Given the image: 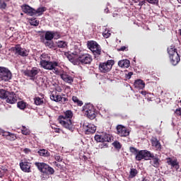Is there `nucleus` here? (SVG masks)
Masks as SVG:
<instances>
[{"mask_svg":"<svg viewBox=\"0 0 181 181\" xmlns=\"http://www.w3.org/2000/svg\"><path fill=\"white\" fill-rule=\"evenodd\" d=\"M150 164L151 166L156 168H160V160L158 157V156L156 155L154 157H153L150 160Z\"/></svg>","mask_w":181,"mask_h":181,"instance_id":"21","label":"nucleus"},{"mask_svg":"<svg viewBox=\"0 0 181 181\" xmlns=\"http://www.w3.org/2000/svg\"><path fill=\"white\" fill-rule=\"evenodd\" d=\"M54 158L58 163H62L63 160L62 157L61 156H59L58 154L54 156Z\"/></svg>","mask_w":181,"mask_h":181,"instance_id":"47","label":"nucleus"},{"mask_svg":"<svg viewBox=\"0 0 181 181\" xmlns=\"http://www.w3.org/2000/svg\"><path fill=\"white\" fill-rule=\"evenodd\" d=\"M11 50L17 56H21L23 57L28 56L27 49L22 48L21 45H16V47H11Z\"/></svg>","mask_w":181,"mask_h":181,"instance_id":"10","label":"nucleus"},{"mask_svg":"<svg viewBox=\"0 0 181 181\" xmlns=\"http://www.w3.org/2000/svg\"><path fill=\"white\" fill-rule=\"evenodd\" d=\"M88 48L92 52L93 55L95 57L100 56L101 54V47L100 45L94 40H88L86 43Z\"/></svg>","mask_w":181,"mask_h":181,"instance_id":"4","label":"nucleus"},{"mask_svg":"<svg viewBox=\"0 0 181 181\" xmlns=\"http://www.w3.org/2000/svg\"><path fill=\"white\" fill-rule=\"evenodd\" d=\"M143 156L144 157V159H145L146 160H150V158H153L156 156H154L153 153H151V151H148V150H143Z\"/></svg>","mask_w":181,"mask_h":181,"instance_id":"26","label":"nucleus"},{"mask_svg":"<svg viewBox=\"0 0 181 181\" xmlns=\"http://www.w3.org/2000/svg\"><path fill=\"white\" fill-rule=\"evenodd\" d=\"M11 133L9 132H5L3 129H0V135L2 136H6V138L11 134Z\"/></svg>","mask_w":181,"mask_h":181,"instance_id":"42","label":"nucleus"},{"mask_svg":"<svg viewBox=\"0 0 181 181\" xmlns=\"http://www.w3.org/2000/svg\"><path fill=\"white\" fill-rule=\"evenodd\" d=\"M6 139H8V141H15L16 139H17V137L14 134H9L7 137H6Z\"/></svg>","mask_w":181,"mask_h":181,"instance_id":"41","label":"nucleus"},{"mask_svg":"<svg viewBox=\"0 0 181 181\" xmlns=\"http://www.w3.org/2000/svg\"><path fill=\"white\" fill-rule=\"evenodd\" d=\"M151 145L153 148H155V149L156 151H160L162 146L160 144V142L158 139H157V138L153 137V139H151Z\"/></svg>","mask_w":181,"mask_h":181,"instance_id":"22","label":"nucleus"},{"mask_svg":"<svg viewBox=\"0 0 181 181\" xmlns=\"http://www.w3.org/2000/svg\"><path fill=\"white\" fill-rule=\"evenodd\" d=\"M10 93L9 91H6L4 89H0V99L5 100L7 95Z\"/></svg>","mask_w":181,"mask_h":181,"instance_id":"33","label":"nucleus"},{"mask_svg":"<svg viewBox=\"0 0 181 181\" xmlns=\"http://www.w3.org/2000/svg\"><path fill=\"white\" fill-rule=\"evenodd\" d=\"M57 46L59 48H66L67 47V42L64 40H59L57 42Z\"/></svg>","mask_w":181,"mask_h":181,"instance_id":"36","label":"nucleus"},{"mask_svg":"<svg viewBox=\"0 0 181 181\" xmlns=\"http://www.w3.org/2000/svg\"><path fill=\"white\" fill-rule=\"evenodd\" d=\"M111 35V33L108 30H105V32L103 33V36L105 38H109Z\"/></svg>","mask_w":181,"mask_h":181,"instance_id":"46","label":"nucleus"},{"mask_svg":"<svg viewBox=\"0 0 181 181\" xmlns=\"http://www.w3.org/2000/svg\"><path fill=\"white\" fill-rule=\"evenodd\" d=\"M179 4H181V0H177Z\"/></svg>","mask_w":181,"mask_h":181,"instance_id":"63","label":"nucleus"},{"mask_svg":"<svg viewBox=\"0 0 181 181\" xmlns=\"http://www.w3.org/2000/svg\"><path fill=\"white\" fill-rule=\"evenodd\" d=\"M40 64L45 70L52 71L53 74L57 76H60L64 72V71L57 68V66H59V62H49L41 59Z\"/></svg>","mask_w":181,"mask_h":181,"instance_id":"1","label":"nucleus"},{"mask_svg":"<svg viewBox=\"0 0 181 181\" xmlns=\"http://www.w3.org/2000/svg\"><path fill=\"white\" fill-rule=\"evenodd\" d=\"M83 158L84 161H87L88 159L86 156H83Z\"/></svg>","mask_w":181,"mask_h":181,"instance_id":"59","label":"nucleus"},{"mask_svg":"<svg viewBox=\"0 0 181 181\" xmlns=\"http://www.w3.org/2000/svg\"><path fill=\"white\" fill-rule=\"evenodd\" d=\"M44 56H45L44 54H42V55H41V57H42V58H43V57H44Z\"/></svg>","mask_w":181,"mask_h":181,"instance_id":"64","label":"nucleus"},{"mask_svg":"<svg viewBox=\"0 0 181 181\" xmlns=\"http://www.w3.org/2000/svg\"><path fill=\"white\" fill-rule=\"evenodd\" d=\"M167 51L169 55L170 62H171L173 66H177L180 62V55L177 53V47L175 45L169 46Z\"/></svg>","mask_w":181,"mask_h":181,"instance_id":"2","label":"nucleus"},{"mask_svg":"<svg viewBox=\"0 0 181 181\" xmlns=\"http://www.w3.org/2000/svg\"><path fill=\"white\" fill-rule=\"evenodd\" d=\"M147 1L148 4H153V5H158L159 0H145Z\"/></svg>","mask_w":181,"mask_h":181,"instance_id":"44","label":"nucleus"},{"mask_svg":"<svg viewBox=\"0 0 181 181\" xmlns=\"http://www.w3.org/2000/svg\"><path fill=\"white\" fill-rule=\"evenodd\" d=\"M45 39L47 41H51L54 39V35L52 31H46L45 35Z\"/></svg>","mask_w":181,"mask_h":181,"instance_id":"30","label":"nucleus"},{"mask_svg":"<svg viewBox=\"0 0 181 181\" xmlns=\"http://www.w3.org/2000/svg\"><path fill=\"white\" fill-rule=\"evenodd\" d=\"M117 134L120 137H127L129 135V130L124 126L118 125L117 126Z\"/></svg>","mask_w":181,"mask_h":181,"instance_id":"18","label":"nucleus"},{"mask_svg":"<svg viewBox=\"0 0 181 181\" xmlns=\"http://www.w3.org/2000/svg\"><path fill=\"white\" fill-rule=\"evenodd\" d=\"M59 117H63L66 119H71L73 117V112L71 110H66L64 112V115Z\"/></svg>","mask_w":181,"mask_h":181,"instance_id":"29","label":"nucleus"},{"mask_svg":"<svg viewBox=\"0 0 181 181\" xmlns=\"http://www.w3.org/2000/svg\"><path fill=\"white\" fill-rule=\"evenodd\" d=\"M4 176V173L0 170V178L3 177Z\"/></svg>","mask_w":181,"mask_h":181,"instance_id":"58","label":"nucleus"},{"mask_svg":"<svg viewBox=\"0 0 181 181\" xmlns=\"http://www.w3.org/2000/svg\"><path fill=\"white\" fill-rule=\"evenodd\" d=\"M130 64H131V62L127 59L120 60L118 62V66L122 68H128Z\"/></svg>","mask_w":181,"mask_h":181,"instance_id":"24","label":"nucleus"},{"mask_svg":"<svg viewBox=\"0 0 181 181\" xmlns=\"http://www.w3.org/2000/svg\"><path fill=\"white\" fill-rule=\"evenodd\" d=\"M21 132H22V134L25 136H28L30 134V131L28 129H27L25 126L22 127Z\"/></svg>","mask_w":181,"mask_h":181,"instance_id":"38","label":"nucleus"},{"mask_svg":"<svg viewBox=\"0 0 181 181\" xmlns=\"http://www.w3.org/2000/svg\"><path fill=\"white\" fill-rule=\"evenodd\" d=\"M175 115H177L178 117H180L181 118V107H179L177 110H175Z\"/></svg>","mask_w":181,"mask_h":181,"instance_id":"48","label":"nucleus"},{"mask_svg":"<svg viewBox=\"0 0 181 181\" xmlns=\"http://www.w3.org/2000/svg\"><path fill=\"white\" fill-rule=\"evenodd\" d=\"M138 173H139V172L136 169L131 168L130 169V173H129V177L130 178H134L137 175Z\"/></svg>","mask_w":181,"mask_h":181,"instance_id":"34","label":"nucleus"},{"mask_svg":"<svg viewBox=\"0 0 181 181\" xmlns=\"http://www.w3.org/2000/svg\"><path fill=\"white\" fill-rule=\"evenodd\" d=\"M140 93L142 95H144V96H147L148 97V95H151V93H148V92H146V91H141Z\"/></svg>","mask_w":181,"mask_h":181,"instance_id":"50","label":"nucleus"},{"mask_svg":"<svg viewBox=\"0 0 181 181\" xmlns=\"http://www.w3.org/2000/svg\"><path fill=\"white\" fill-rule=\"evenodd\" d=\"M112 136L106 132H102L100 134L95 136V140L98 143H110L112 141Z\"/></svg>","mask_w":181,"mask_h":181,"instance_id":"9","label":"nucleus"},{"mask_svg":"<svg viewBox=\"0 0 181 181\" xmlns=\"http://www.w3.org/2000/svg\"><path fill=\"white\" fill-rule=\"evenodd\" d=\"M140 150H138L136 148H134V146H130L129 147V151L131 153H133L134 155H135L136 153H137Z\"/></svg>","mask_w":181,"mask_h":181,"instance_id":"43","label":"nucleus"},{"mask_svg":"<svg viewBox=\"0 0 181 181\" xmlns=\"http://www.w3.org/2000/svg\"><path fill=\"white\" fill-rule=\"evenodd\" d=\"M40 69L37 67L31 68L30 70H25L23 71V74L25 76L30 77V80H34L35 77L37 76V74L40 73Z\"/></svg>","mask_w":181,"mask_h":181,"instance_id":"14","label":"nucleus"},{"mask_svg":"<svg viewBox=\"0 0 181 181\" xmlns=\"http://www.w3.org/2000/svg\"><path fill=\"white\" fill-rule=\"evenodd\" d=\"M102 148H108V144L106 143L103 142Z\"/></svg>","mask_w":181,"mask_h":181,"instance_id":"54","label":"nucleus"},{"mask_svg":"<svg viewBox=\"0 0 181 181\" xmlns=\"http://www.w3.org/2000/svg\"><path fill=\"white\" fill-rule=\"evenodd\" d=\"M52 35H53V38L54 39H59L61 37L59 33L57 31H52Z\"/></svg>","mask_w":181,"mask_h":181,"instance_id":"45","label":"nucleus"},{"mask_svg":"<svg viewBox=\"0 0 181 181\" xmlns=\"http://www.w3.org/2000/svg\"><path fill=\"white\" fill-rule=\"evenodd\" d=\"M78 61L81 65L91 64L93 57L89 54H83L78 56Z\"/></svg>","mask_w":181,"mask_h":181,"instance_id":"12","label":"nucleus"},{"mask_svg":"<svg viewBox=\"0 0 181 181\" xmlns=\"http://www.w3.org/2000/svg\"><path fill=\"white\" fill-rule=\"evenodd\" d=\"M23 152L28 154L31 152V150L29 148H24Z\"/></svg>","mask_w":181,"mask_h":181,"instance_id":"51","label":"nucleus"},{"mask_svg":"<svg viewBox=\"0 0 181 181\" xmlns=\"http://www.w3.org/2000/svg\"><path fill=\"white\" fill-rule=\"evenodd\" d=\"M72 100L74 103L78 106H82L83 105V103L81 100H79L76 96H73Z\"/></svg>","mask_w":181,"mask_h":181,"instance_id":"37","label":"nucleus"},{"mask_svg":"<svg viewBox=\"0 0 181 181\" xmlns=\"http://www.w3.org/2000/svg\"><path fill=\"white\" fill-rule=\"evenodd\" d=\"M35 166L39 170L41 173H44L45 175H54V170L53 168L50 167L48 164L45 163H39L35 162Z\"/></svg>","mask_w":181,"mask_h":181,"instance_id":"3","label":"nucleus"},{"mask_svg":"<svg viewBox=\"0 0 181 181\" xmlns=\"http://www.w3.org/2000/svg\"><path fill=\"white\" fill-rule=\"evenodd\" d=\"M127 76L129 79L131 78L132 76H133V72H129Z\"/></svg>","mask_w":181,"mask_h":181,"instance_id":"57","label":"nucleus"},{"mask_svg":"<svg viewBox=\"0 0 181 181\" xmlns=\"http://www.w3.org/2000/svg\"><path fill=\"white\" fill-rule=\"evenodd\" d=\"M135 160L137 161H141L144 158V150H139L136 153L134 154Z\"/></svg>","mask_w":181,"mask_h":181,"instance_id":"28","label":"nucleus"},{"mask_svg":"<svg viewBox=\"0 0 181 181\" xmlns=\"http://www.w3.org/2000/svg\"><path fill=\"white\" fill-rule=\"evenodd\" d=\"M179 32H180V35L181 36V30H179Z\"/></svg>","mask_w":181,"mask_h":181,"instance_id":"62","label":"nucleus"},{"mask_svg":"<svg viewBox=\"0 0 181 181\" xmlns=\"http://www.w3.org/2000/svg\"><path fill=\"white\" fill-rule=\"evenodd\" d=\"M134 88L142 90L145 88V83L141 79H137L134 83Z\"/></svg>","mask_w":181,"mask_h":181,"instance_id":"23","label":"nucleus"},{"mask_svg":"<svg viewBox=\"0 0 181 181\" xmlns=\"http://www.w3.org/2000/svg\"><path fill=\"white\" fill-rule=\"evenodd\" d=\"M59 76H61L62 81L66 83L71 84L74 81V78L67 74L66 72H63V74H60Z\"/></svg>","mask_w":181,"mask_h":181,"instance_id":"20","label":"nucleus"},{"mask_svg":"<svg viewBox=\"0 0 181 181\" xmlns=\"http://www.w3.org/2000/svg\"><path fill=\"white\" fill-rule=\"evenodd\" d=\"M53 164L56 165L57 168H60L61 165L59 164L57 161H54Z\"/></svg>","mask_w":181,"mask_h":181,"instance_id":"53","label":"nucleus"},{"mask_svg":"<svg viewBox=\"0 0 181 181\" xmlns=\"http://www.w3.org/2000/svg\"><path fill=\"white\" fill-rule=\"evenodd\" d=\"M45 45L46 46V47H49L50 49H54L55 48V44L52 40H48V41L45 42Z\"/></svg>","mask_w":181,"mask_h":181,"instance_id":"35","label":"nucleus"},{"mask_svg":"<svg viewBox=\"0 0 181 181\" xmlns=\"http://www.w3.org/2000/svg\"><path fill=\"white\" fill-rule=\"evenodd\" d=\"M70 62H74V59H70Z\"/></svg>","mask_w":181,"mask_h":181,"instance_id":"61","label":"nucleus"},{"mask_svg":"<svg viewBox=\"0 0 181 181\" xmlns=\"http://www.w3.org/2000/svg\"><path fill=\"white\" fill-rule=\"evenodd\" d=\"M50 99L53 101H55L56 103L61 102L63 104H65V103L68 101V98H66L65 95H63V97H62L54 91L52 92L50 95Z\"/></svg>","mask_w":181,"mask_h":181,"instance_id":"13","label":"nucleus"},{"mask_svg":"<svg viewBox=\"0 0 181 181\" xmlns=\"http://www.w3.org/2000/svg\"><path fill=\"white\" fill-rule=\"evenodd\" d=\"M5 100L7 103L14 105L17 103L18 97L14 92H9L8 94L6 95Z\"/></svg>","mask_w":181,"mask_h":181,"instance_id":"16","label":"nucleus"},{"mask_svg":"<svg viewBox=\"0 0 181 181\" xmlns=\"http://www.w3.org/2000/svg\"><path fill=\"white\" fill-rule=\"evenodd\" d=\"M127 49V47L125 46H123L119 48L120 52H124Z\"/></svg>","mask_w":181,"mask_h":181,"instance_id":"52","label":"nucleus"},{"mask_svg":"<svg viewBox=\"0 0 181 181\" xmlns=\"http://www.w3.org/2000/svg\"><path fill=\"white\" fill-rule=\"evenodd\" d=\"M7 0H0V9L4 10L6 9L7 4Z\"/></svg>","mask_w":181,"mask_h":181,"instance_id":"39","label":"nucleus"},{"mask_svg":"<svg viewBox=\"0 0 181 181\" xmlns=\"http://www.w3.org/2000/svg\"><path fill=\"white\" fill-rule=\"evenodd\" d=\"M115 65V61L112 59L107 60L105 63H100L99 64V70L103 74L109 73L111 71L112 66Z\"/></svg>","mask_w":181,"mask_h":181,"instance_id":"7","label":"nucleus"},{"mask_svg":"<svg viewBox=\"0 0 181 181\" xmlns=\"http://www.w3.org/2000/svg\"><path fill=\"white\" fill-rule=\"evenodd\" d=\"M22 9L24 13H27L30 16H35V9L33 8L30 6L25 4L22 6Z\"/></svg>","mask_w":181,"mask_h":181,"instance_id":"19","label":"nucleus"},{"mask_svg":"<svg viewBox=\"0 0 181 181\" xmlns=\"http://www.w3.org/2000/svg\"><path fill=\"white\" fill-rule=\"evenodd\" d=\"M141 181H149V179L148 177H142Z\"/></svg>","mask_w":181,"mask_h":181,"instance_id":"56","label":"nucleus"},{"mask_svg":"<svg viewBox=\"0 0 181 181\" xmlns=\"http://www.w3.org/2000/svg\"><path fill=\"white\" fill-rule=\"evenodd\" d=\"M47 10V8L45 6H42L38 8V9L35 10V15L36 16L37 14H38L39 16H42L46 11Z\"/></svg>","mask_w":181,"mask_h":181,"instance_id":"31","label":"nucleus"},{"mask_svg":"<svg viewBox=\"0 0 181 181\" xmlns=\"http://www.w3.org/2000/svg\"><path fill=\"white\" fill-rule=\"evenodd\" d=\"M34 103L35 105H42L44 103V95H41V98H34Z\"/></svg>","mask_w":181,"mask_h":181,"instance_id":"27","label":"nucleus"},{"mask_svg":"<svg viewBox=\"0 0 181 181\" xmlns=\"http://www.w3.org/2000/svg\"><path fill=\"white\" fill-rule=\"evenodd\" d=\"M83 129L86 134H95V131H97V127L91 123L85 122L83 124Z\"/></svg>","mask_w":181,"mask_h":181,"instance_id":"15","label":"nucleus"},{"mask_svg":"<svg viewBox=\"0 0 181 181\" xmlns=\"http://www.w3.org/2000/svg\"><path fill=\"white\" fill-rule=\"evenodd\" d=\"M61 129L59 128H56L55 129V132L57 133V134H60L61 133Z\"/></svg>","mask_w":181,"mask_h":181,"instance_id":"55","label":"nucleus"},{"mask_svg":"<svg viewBox=\"0 0 181 181\" xmlns=\"http://www.w3.org/2000/svg\"><path fill=\"white\" fill-rule=\"evenodd\" d=\"M167 163L168 165H171L172 168H175V171L179 172L180 169V165L177 159L173 160L172 158L169 157L166 158Z\"/></svg>","mask_w":181,"mask_h":181,"instance_id":"17","label":"nucleus"},{"mask_svg":"<svg viewBox=\"0 0 181 181\" xmlns=\"http://www.w3.org/2000/svg\"><path fill=\"white\" fill-rule=\"evenodd\" d=\"M58 122L65 129L73 131L74 125L70 119H66L63 116H59Z\"/></svg>","mask_w":181,"mask_h":181,"instance_id":"8","label":"nucleus"},{"mask_svg":"<svg viewBox=\"0 0 181 181\" xmlns=\"http://www.w3.org/2000/svg\"><path fill=\"white\" fill-rule=\"evenodd\" d=\"M37 153H38L40 156L44 158H48L50 156V153L48 150L46 149H40L38 151H37Z\"/></svg>","mask_w":181,"mask_h":181,"instance_id":"25","label":"nucleus"},{"mask_svg":"<svg viewBox=\"0 0 181 181\" xmlns=\"http://www.w3.org/2000/svg\"><path fill=\"white\" fill-rule=\"evenodd\" d=\"M144 4V1H141V2L139 3V5H140V6H143Z\"/></svg>","mask_w":181,"mask_h":181,"instance_id":"60","label":"nucleus"},{"mask_svg":"<svg viewBox=\"0 0 181 181\" xmlns=\"http://www.w3.org/2000/svg\"><path fill=\"white\" fill-rule=\"evenodd\" d=\"M17 106L18 108H20L22 110H24L26 109L27 107V103L24 101H19L17 103Z\"/></svg>","mask_w":181,"mask_h":181,"instance_id":"32","label":"nucleus"},{"mask_svg":"<svg viewBox=\"0 0 181 181\" xmlns=\"http://www.w3.org/2000/svg\"><path fill=\"white\" fill-rule=\"evenodd\" d=\"M30 25L35 27H37L39 25V21L35 20L34 21L30 23Z\"/></svg>","mask_w":181,"mask_h":181,"instance_id":"49","label":"nucleus"},{"mask_svg":"<svg viewBox=\"0 0 181 181\" xmlns=\"http://www.w3.org/2000/svg\"><path fill=\"white\" fill-rule=\"evenodd\" d=\"M31 163L28 162V160H21L19 163V167L21 170L25 173H30L31 170Z\"/></svg>","mask_w":181,"mask_h":181,"instance_id":"11","label":"nucleus"},{"mask_svg":"<svg viewBox=\"0 0 181 181\" xmlns=\"http://www.w3.org/2000/svg\"><path fill=\"white\" fill-rule=\"evenodd\" d=\"M12 78V73L8 68L0 66V81H9Z\"/></svg>","mask_w":181,"mask_h":181,"instance_id":"5","label":"nucleus"},{"mask_svg":"<svg viewBox=\"0 0 181 181\" xmlns=\"http://www.w3.org/2000/svg\"><path fill=\"white\" fill-rule=\"evenodd\" d=\"M112 146H113L114 148H116V149H121V148H122V145H121L120 142L118 141H115L112 143Z\"/></svg>","mask_w":181,"mask_h":181,"instance_id":"40","label":"nucleus"},{"mask_svg":"<svg viewBox=\"0 0 181 181\" xmlns=\"http://www.w3.org/2000/svg\"><path fill=\"white\" fill-rule=\"evenodd\" d=\"M83 112L86 116H88V118L90 119H94L97 117L94 107L91 104H86L83 107Z\"/></svg>","mask_w":181,"mask_h":181,"instance_id":"6","label":"nucleus"}]
</instances>
